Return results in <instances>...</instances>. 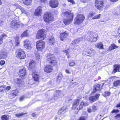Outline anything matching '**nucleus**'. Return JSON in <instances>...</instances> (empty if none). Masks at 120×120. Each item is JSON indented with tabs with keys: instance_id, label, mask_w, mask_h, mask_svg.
<instances>
[{
	"instance_id": "f257e3e1",
	"label": "nucleus",
	"mask_w": 120,
	"mask_h": 120,
	"mask_svg": "<svg viewBox=\"0 0 120 120\" xmlns=\"http://www.w3.org/2000/svg\"><path fill=\"white\" fill-rule=\"evenodd\" d=\"M46 59L52 65L57 66V61L53 54H47L46 56Z\"/></svg>"
},
{
	"instance_id": "f03ea898",
	"label": "nucleus",
	"mask_w": 120,
	"mask_h": 120,
	"mask_svg": "<svg viewBox=\"0 0 120 120\" xmlns=\"http://www.w3.org/2000/svg\"><path fill=\"white\" fill-rule=\"evenodd\" d=\"M43 19L44 21L47 23L53 21L54 17L51 13L49 12L45 13L44 15Z\"/></svg>"
},
{
	"instance_id": "7ed1b4c3",
	"label": "nucleus",
	"mask_w": 120,
	"mask_h": 120,
	"mask_svg": "<svg viewBox=\"0 0 120 120\" xmlns=\"http://www.w3.org/2000/svg\"><path fill=\"white\" fill-rule=\"evenodd\" d=\"M98 37V35L97 33L91 32L88 36L87 40L90 42H95L97 41Z\"/></svg>"
},
{
	"instance_id": "20e7f679",
	"label": "nucleus",
	"mask_w": 120,
	"mask_h": 120,
	"mask_svg": "<svg viewBox=\"0 0 120 120\" xmlns=\"http://www.w3.org/2000/svg\"><path fill=\"white\" fill-rule=\"evenodd\" d=\"M85 18V17L83 15H78L75 19L74 23L77 24H81Z\"/></svg>"
},
{
	"instance_id": "39448f33",
	"label": "nucleus",
	"mask_w": 120,
	"mask_h": 120,
	"mask_svg": "<svg viewBox=\"0 0 120 120\" xmlns=\"http://www.w3.org/2000/svg\"><path fill=\"white\" fill-rule=\"evenodd\" d=\"M10 26L11 28L15 30L22 26V24L18 20H14L11 22Z\"/></svg>"
},
{
	"instance_id": "423d86ee",
	"label": "nucleus",
	"mask_w": 120,
	"mask_h": 120,
	"mask_svg": "<svg viewBox=\"0 0 120 120\" xmlns=\"http://www.w3.org/2000/svg\"><path fill=\"white\" fill-rule=\"evenodd\" d=\"M46 30L44 29H41L39 30L38 32L36 35L37 38H42L44 39L46 36Z\"/></svg>"
},
{
	"instance_id": "0eeeda50",
	"label": "nucleus",
	"mask_w": 120,
	"mask_h": 120,
	"mask_svg": "<svg viewBox=\"0 0 120 120\" xmlns=\"http://www.w3.org/2000/svg\"><path fill=\"white\" fill-rule=\"evenodd\" d=\"M36 46L38 50L39 51L43 50L45 46V42L42 40L38 41L36 42Z\"/></svg>"
},
{
	"instance_id": "6e6552de",
	"label": "nucleus",
	"mask_w": 120,
	"mask_h": 120,
	"mask_svg": "<svg viewBox=\"0 0 120 120\" xmlns=\"http://www.w3.org/2000/svg\"><path fill=\"white\" fill-rule=\"evenodd\" d=\"M16 53L21 59L25 58L26 56L25 53L21 49H17L16 51Z\"/></svg>"
},
{
	"instance_id": "1a4fd4ad",
	"label": "nucleus",
	"mask_w": 120,
	"mask_h": 120,
	"mask_svg": "<svg viewBox=\"0 0 120 120\" xmlns=\"http://www.w3.org/2000/svg\"><path fill=\"white\" fill-rule=\"evenodd\" d=\"M49 4L52 8H56L58 6V0H50L49 2Z\"/></svg>"
},
{
	"instance_id": "9d476101",
	"label": "nucleus",
	"mask_w": 120,
	"mask_h": 120,
	"mask_svg": "<svg viewBox=\"0 0 120 120\" xmlns=\"http://www.w3.org/2000/svg\"><path fill=\"white\" fill-rule=\"evenodd\" d=\"M63 15L64 17L67 18H73L74 15L71 12V11H65L63 12Z\"/></svg>"
},
{
	"instance_id": "9b49d317",
	"label": "nucleus",
	"mask_w": 120,
	"mask_h": 120,
	"mask_svg": "<svg viewBox=\"0 0 120 120\" xmlns=\"http://www.w3.org/2000/svg\"><path fill=\"white\" fill-rule=\"evenodd\" d=\"M100 94H97L95 96H90L89 98V100L91 102H94L98 100Z\"/></svg>"
},
{
	"instance_id": "f8f14e48",
	"label": "nucleus",
	"mask_w": 120,
	"mask_h": 120,
	"mask_svg": "<svg viewBox=\"0 0 120 120\" xmlns=\"http://www.w3.org/2000/svg\"><path fill=\"white\" fill-rule=\"evenodd\" d=\"M24 46L27 49H30L31 48V45L30 41L26 39L24 41Z\"/></svg>"
},
{
	"instance_id": "ddd939ff",
	"label": "nucleus",
	"mask_w": 120,
	"mask_h": 120,
	"mask_svg": "<svg viewBox=\"0 0 120 120\" xmlns=\"http://www.w3.org/2000/svg\"><path fill=\"white\" fill-rule=\"evenodd\" d=\"M7 53L4 50H1L0 53V60L5 59L7 56Z\"/></svg>"
},
{
	"instance_id": "4468645a",
	"label": "nucleus",
	"mask_w": 120,
	"mask_h": 120,
	"mask_svg": "<svg viewBox=\"0 0 120 120\" xmlns=\"http://www.w3.org/2000/svg\"><path fill=\"white\" fill-rule=\"evenodd\" d=\"M42 11V9L41 7H38L36 9L35 11V14L37 16H39L41 15Z\"/></svg>"
},
{
	"instance_id": "2eb2a0df",
	"label": "nucleus",
	"mask_w": 120,
	"mask_h": 120,
	"mask_svg": "<svg viewBox=\"0 0 120 120\" xmlns=\"http://www.w3.org/2000/svg\"><path fill=\"white\" fill-rule=\"evenodd\" d=\"M15 6H16L17 7L20 9L22 13H25L26 14H28V11L26 9L19 5L17 4H15Z\"/></svg>"
},
{
	"instance_id": "dca6fc26",
	"label": "nucleus",
	"mask_w": 120,
	"mask_h": 120,
	"mask_svg": "<svg viewBox=\"0 0 120 120\" xmlns=\"http://www.w3.org/2000/svg\"><path fill=\"white\" fill-rule=\"evenodd\" d=\"M98 1H95V6L96 8L98 9H100L102 8L104 3H102V1H101V2L99 3Z\"/></svg>"
},
{
	"instance_id": "f3484780",
	"label": "nucleus",
	"mask_w": 120,
	"mask_h": 120,
	"mask_svg": "<svg viewBox=\"0 0 120 120\" xmlns=\"http://www.w3.org/2000/svg\"><path fill=\"white\" fill-rule=\"evenodd\" d=\"M114 69L112 73H115L117 72L120 71V64H115L113 66Z\"/></svg>"
},
{
	"instance_id": "a211bd4d",
	"label": "nucleus",
	"mask_w": 120,
	"mask_h": 120,
	"mask_svg": "<svg viewBox=\"0 0 120 120\" xmlns=\"http://www.w3.org/2000/svg\"><path fill=\"white\" fill-rule=\"evenodd\" d=\"M52 66L50 65H48L45 68L44 71L47 72H49L52 71Z\"/></svg>"
},
{
	"instance_id": "6ab92c4d",
	"label": "nucleus",
	"mask_w": 120,
	"mask_h": 120,
	"mask_svg": "<svg viewBox=\"0 0 120 120\" xmlns=\"http://www.w3.org/2000/svg\"><path fill=\"white\" fill-rule=\"evenodd\" d=\"M26 74L25 69L24 68L20 70L19 73V75L20 77H23Z\"/></svg>"
},
{
	"instance_id": "aec40b11",
	"label": "nucleus",
	"mask_w": 120,
	"mask_h": 120,
	"mask_svg": "<svg viewBox=\"0 0 120 120\" xmlns=\"http://www.w3.org/2000/svg\"><path fill=\"white\" fill-rule=\"evenodd\" d=\"M73 18H69L64 19L63 21L65 25H67L70 24L72 21Z\"/></svg>"
},
{
	"instance_id": "412c9836",
	"label": "nucleus",
	"mask_w": 120,
	"mask_h": 120,
	"mask_svg": "<svg viewBox=\"0 0 120 120\" xmlns=\"http://www.w3.org/2000/svg\"><path fill=\"white\" fill-rule=\"evenodd\" d=\"M68 34L65 32L61 33L60 35V38L61 40L62 41L64 40V39L66 38L68 36Z\"/></svg>"
},
{
	"instance_id": "4be33fe9",
	"label": "nucleus",
	"mask_w": 120,
	"mask_h": 120,
	"mask_svg": "<svg viewBox=\"0 0 120 120\" xmlns=\"http://www.w3.org/2000/svg\"><path fill=\"white\" fill-rule=\"evenodd\" d=\"M95 47L97 48L101 49H103V45L101 42H99L95 45Z\"/></svg>"
},
{
	"instance_id": "5701e85b",
	"label": "nucleus",
	"mask_w": 120,
	"mask_h": 120,
	"mask_svg": "<svg viewBox=\"0 0 120 120\" xmlns=\"http://www.w3.org/2000/svg\"><path fill=\"white\" fill-rule=\"evenodd\" d=\"M118 46L114 44H112L111 45L109 48V49L110 50L115 49L118 48Z\"/></svg>"
},
{
	"instance_id": "b1692460",
	"label": "nucleus",
	"mask_w": 120,
	"mask_h": 120,
	"mask_svg": "<svg viewBox=\"0 0 120 120\" xmlns=\"http://www.w3.org/2000/svg\"><path fill=\"white\" fill-rule=\"evenodd\" d=\"M32 75L35 81H38L39 80V76L38 74L35 73H33Z\"/></svg>"
},
{
	"instance_id": "393cba45",
	"label": "nucleus",
	"mask_w": 120,
	"mask_h": 120,
	"mask_svg": "<svg viewBox=\"0 0 120 120\" xmlns=\"http://www.w3.org/2000/svg\"><path fill=\"white\" fill-rule=\"evenodd\" d=\"M23 4L25 5H29L32 2V0H22Z\"/></svg>"
},
{
	"instance_id": "a878e982",
	"label": "nucleus",
	"mask_w": 120,
	"mask_h": 120,
	"mask_svg": "<svg viewBox=\"0 0 120 120\" xmlns=\"http://www.w3.org/2000/svg\"><path fill=\"white\" fill-rule=\"evenodd\" d=\"M65 107L64 106L63 108H62L60 110H59L58 112V114L60 115L64 113L65 112L64 111V110H65Z\"/></svg>"
},
{
	"instance_id": "bb28decb",
	"label": "nucleus",
	"mask_w": 120,
	"mask_h": 120,
	"mask_svg": "<svg viewBox=\"0 0 120 120\" xmlns=\"http://www.w3.org/2000/svg\"><path fill=\"white\" fill-rule=\"evenodd\" d=\"M35 64L34 61L33 60L31 61L29 65V67L31 68L34 67Z\"/></svg>"
},
{
	"instance_id": "cd10ccee",
	"label": "nucleus",
	"mask_w": 120,
	"mask_h": 120,
	"mask_svg": "<svg viewBox=\"0 0 120 120\" xmlns=\"http://www.w3.org/2000/svg\"><path fill=\"white\" fill-rule=\"evenodd\" d=\"M49 42L50 44L53 45L55 42V39L54 37H51L49 39Z\"/></svg>"
},
{
	"instance_id": "c85d7f7f",
	"label": "nucleus",
	"mask_w": 120,
	"mask_h": 120,
	"mask_svg": "<svg viewBox=\"0 0 120 120\" xmlns=\"http://www.w3.org/2000/svg\"><path fill=\"white\" fill-rule=\"evenodd\" d=\"M80 100L79 99H77L75 100L74 102V103L73 104V108L74 109L75 108V106L78 105L79 102Z\"/></svg>"
},
{
	"instance_id": "c756f323",
	"label": "nucleus",
	"mask_w": 120,
	"mask_h": 120,
	"mask_svg": "<svg viewBox=\"0 0 120 120\" xmlns=\"http://www.w3.org/2000/svg\"><path fill=\"white\" fill-rule=\"evenodd\" d=\"M94 51V50L93 49H88V50L86 52V53L87 54H86V55L91 57L92 56L91 53L92 51Z\"/></svg>"
},
{
	"instance_id": "7c9ffc66",
	"label": "nucleus",
	"mask_w": 120,
	"mask_h": 120,
	"mask_svg": "<svg viewBox=\"0 0 120 120\" xmlns=\"http://www.w3.org/2000/svg\"><path fill=\"white\" fill-rule=\"evenodd\" d=\"M8 115H4L2 116L1 118L2 120H7L10 119Z\"/></svg>"
},
{
	"instance_id": "2f4dec72",
	"label": "nucleus",
	"mask_w": 120,
	"mask_h": 120,
	"mask_svg": "<svg viewBox=\"0 0 120 120\" xmlns=\"http://www.w3.org/2000/svg\"><path fill=\"white\" fill-rule=\"evenodd\" d=\"M120 85V80H118L115 81L113 83L114 86L116 87Z\"/></svg>"
},
{
	"instance_id": "473e14b6",
	"label": "nucleus",
	"mask_w": 120,
	"mask_h": 120,
	"mask_svg": "<svg viewBox=\"0 0 120 120\" xmlns=\"http://www.w3.org/2000/svg\"><path fill=\"white\" fill-rule=\"evenodd\" d=\"M6 37V36L4 34L1 35L0 36V45L2 43L3 41L2 40L3 38H4Z\"/></svg>"
},
{
	"instance_id": "72a5a7b5",
	"label": "nucleus",
	"mask_w": 120,
	"mask_h": 120,
	"mask_svg": "<svg viewBox=\"0 0 120 120\" xmlns=\"http://www.w3.org/2000/svg\"><path fill=\"white\" fill-rule=\"evenodd\" d=\"M100 86L99 84H97L94 86L95 90H94V92H95L100 88Z\"/></svg>"
},
{
	"instance_id": "f704fd0d",
	"label": "nucleus",
	"mask_w": 120,
	"mask_h": 120,
	"mask_svg": "<svg viewBox=\"0 0 120 120\" xmlns=\"http://www.w3.org/2000/svg\"><path fill=\"white\" fill-rule=\"evenodd\" d=\"M19 39V37L18 36H16L15 38L16 45L17 46H18L19 44V41L18 40Z\"/></svg>"
},
{
	"instance_id": "c9c22d12",
	"label": "nucleus",
	"mask_w": 120,
	"mask_h": 120,
	"mask_svg": "<svg viewBox=\"0 0 120 120\" xmlns=\"http://www.w3.org/2000/svg\"><path fill=\"white\" fill-rule=\"evenodd\" d=\"M27 30L25 31L21 35V36L22 37H28V34L27 32Z\"/></svg>"
},
{
	"instance_id": "e433bc0d",
	"label": "nucleus",
	"mask_w": 120,
	"mask_h": 120,
	"mask_svg": "<svg viewBox=\"0 0 120 120\" xmlns=\"http://www.w3.org/2000/svg\"><path fill=\"white\" fill-rule=\"evenodd\" d=\"M27 113L26 112V113H21L19 114H16L15 115L16 116L18 117H19L20 116H22L25 115L26 114H27Z\"/></svg>"
},
{
	"instance_id": "4c0bfd02",
	"label": "nucleus",
	"mask_w": 120,
	"mask_h": 120,
	"mask_svg": "<svg viewBox=\"0 0 120 120\" xmlns=\"http://www.w3.org/2000/svg\"><path fill=\"white\" fill-rule=\"evenodd\" d=\"M18 92V90L16 89L15 90L12 91L11 92V93L15 96L17 94Z\"/></svg>"
},
{
	"instance_id": "58836bf2",
	"label": "nucleus",
	"mask_w": 120,
	"mask_h": 120,
	"mask_svg": "<svg viewBox=\"0 0 120 120\" xmlns=\"http://www.w3.org/2000/svg\"><path fill=\"white\" fill-rule=\"evenodd\" d=\"M95 15V13L94 12H90V13L89 15H88V17L89 18H90Z\"/></svg>"
},
{
	"instance_id": "ea45409f",
	"label": "nucleus",
	"mask_w": 120,
	"mask_h": 120,
	"mask_svg": "<svg viewBox=\"0 0 120 120\" xmlns=\"http://www.w3.org/2000/svg\"><path fill=\"white\" fill-rule=\"evenodd\" d=\"M101 14H99L98 15L95 16L94 17H93L92 19H97L100 18L101 17Z\"/></svg>"
},
{
	"instance_id": "a19ab883",
	"label": "nucleus",
	"mask_w": 120,
	"mask_h": 120,
	"mask_svg": "<svg viewBox=\"0 0 120 120\" xmlns=\"http://www.w3.org/2000/svg\"><path fill=\"white\" fill-rule=\"evenodd\" d=\"M92 110L94 112L97 110V108L96 106L94 105L92 107Z\"/></svg>"
},
{
	"instance_id": "79ce46f5",
	"label": "nucleus",
	"mask_w": 120,
	"mask_h": 120,
	"mask_svg": "<svg viewBox=\"0 0 120 120\" xmlns=\"http://www.w3.org/2000/svg\"><path fill=\"white\" fill-rule=\"evenodd\" d=\"M84 105V102H81L80 104V105L79 106V110L81 109H82V107Z\"/></svg>"
},
{
	"instance_id": "37998d69",
	"label": "nucleus",
	"mask_w": 120,
	"mask_h": 120,
	"mask_svg": "<svg viewBox=\"0 0 120 120\" xmlns=\"http://www.w3.org/2000/svg\"><path fill=\"white\" fill-rule=\"evenodd\" d=\"M11 93L9 94L8 96L9 98L11 99L14 98L15 96Z\"/></svg>"
},
{
	"instance_id": "c03bdc74",
	"label": "nucleus",
	"mask_w": 120,
	"mask_h": 120,
	"mask_svg": "<svg viewBox=\"0 0 120 120\" xmlns=\"http://www.w3.org/2000/svg\"><path fill=\"white\" fill-rule=\"evenodd\" d=\"M35 54L36 56V59L37 60H38L40 58L39 54L37 53H35Z\"/></svg>"
},
{
	"instance_id": "a18cd8bd",
	"label": "nucleus",
	"mask_w": 120,
	"mask_h": 120,
	"mask_svg": "<svg viewBox=\"0 0 120 120\" xmlns=\"http://www.w3.org/2000/svg\"><path fill=\"white\" fill-rule=\"evenodd\" d=\"M5 88L4 86H3L0 87V90L1 91L4 92V91Z\"/></svg>"
},
{
	"instance_id": "49530a36",
	"label": "nucleus",
	"mask_w": 120,
	"mask_h": 120,
	"mask_svg": "<svg viewBox=\"0 0 120 120\" xmlns=\"http://www.w3.org/2000/svg\"><path fill=\"white\" fill-rule=\"evenodd\" d=\"M115 119H120V114H118L115 116Z\"/></svg>"
},
{
	"instance_id": "de8ad7c7",
	"label": "nucleus",
	"mask_w": 120,
	"mask_h": 120,
	"mask_svg": "<svg viewBox=\"0 0 120 120\" xmlns=\"http://www.w3.org/2000/svg\"><path fill=\"white\" fill-rule=\"evenodd\" d=\"M75 63L73 61H72L69 63V65L70 66H72L75 65Z\"/></svg>"
},
{
	"instance_id": "09e8293b",
	"label": "nucleus",
	"mask_w": 120,
	"mask_h": 120,
	"mask_svg": "<svg viewBox=\"0 0 120 120\" xmlns=\"http://www.w3.org/2000/svg\"><path fill=\"white\" fill-rule=\"evenodd\" d=\"M105 95L104 96L105 97H106L107 96H108L110 95V93L109 92H105Z\"/></svg>"
},
{
	"instance_id": "8fccbe9b",
	"label": "nucleus",
	"mask_w": 120,
	"mask_h": 120,
	"mask_svg": "<svg viewBox=\"0 0 120 120\" xmlns=\"http://www.w3.org/2000/svg\"><path fill=\"white\" fill-rule=\"evenodd\" d=\"M81 2L86 3L90 1V0H80Z\"/></svg>"
},
{
	"instance_id": "3c124183",
	"label": "nucleus",
	"mask_w": 120,
	"mask_h": 120,
	"mask_svg": "<svg viewBox=\"0 0 120 120\" xmlns=\"http://www.w3.org/2000/svg\"><path fill=\"white\" fill-rule=\"evenodd\" d=\"M5 61L3 60H1L0 61V64L1 65H3L5 64Z\"/></svg>"
},
{
	"instance_id": "603ef678",
	"label": "nucleus",
	"mask_w": 120,
	"mask_h": 120,
	"mask_svg": "<svg viewBox=\"0 0 120 120\" xmlns=\"http://www.w3.org/2000/svg\"><path fill=\"white\" fill-rule=\"evenodd\" d=\"M86 117L85 116H82L80 117L79 120H86Z\"/></svg>"
},
{
	"instance_id": "864d4df0",
	"label": "nucleus",
	"mask_w": 120,
	"mask_h": 120,
	"mask_svg": "<svg viewBox=\"0 0 120 120\" xmlns=\"http://www.w3.org/2000/svg\"><path fill=\"white\" fill-rule=\"evenodd\" d=\"M119 112V110L118 109H114L112 111V113H116Z\"/></svg>"
},
{
	"instance_id": "5fc2aeb1",
	"label": "nucleus",
	"mask_w": 120,
	"mask_h": 120,
	"mask_svg": "<svg viewBox=\"0 0 120 120\" xmlns=\"http://www.w3.org/2000/svg\"><path fill=\"white\" fill-rule=\"evenodd\" d=\"M11 86H8L6 87L5 89L6 90H9L11 89Z\"/></svg>"
},
{
	"instance_id": "6e6d98bb",
	"label": "nucleus",
	"mask_w": 120,
	"mask_h": 120,
	"mask_svg": "<svg viewBox=\"0 0 120 120\" xmlns=\"http://www.w3.org/2000/svg\"><path fill=\"white\" fill-rule=\"evenodd\" d=\"M68 2H70L72 4H75V2L73 0H68Z\"/></svg>"
},
{
	"instance_id": "4d7b16f0",
	"label": "nucleus",
	"mask_w": 120,
	"mask_h": 120,
	"mask_svg": "<svg viewBox=\"0 0 120 120\" xmlns=\"http://www.w3.org/2000/svg\"><path fill=\"white\" fill-rule=\"evenodd\" d=\"M24 98V96H22L19 99V100L20 101L23 100Z\"/></svg>"
},
{
	"instance_id": "13d9d810",
	"label": "nucleus",
	"mask_w": 120,
	"mask_h": 120,
	"mask_svg": "<svg viewBox=\"0 0 120 120\" xmlns=\"http://www.w3.org/2000/svg\"><path fill=\"white\" fill-rule=\"evenodd\" d=\"M80 38H79L78 39H76L75 40V42L76 43V44L78 43L80 41Z\"/></svg>"
},
{
	"instance_id": "bf43d9fd",
	"label": "nucleus",
	"mask_w": 120,
	"mask_h": 120,
	"mask_svg": "<svg viewBox=\"0 0 120 120\" xmlns=\"http://www.w3.org/2000/svg\"><path fill=\"white\" fill-rule=\"evenodd\" d=\"M99 1V3H100L101 1H102V3H104L103 2L104 1V0H95V1Z\"/></svg>"
},
{
	"instance_id": "052dcab7",
	"label": "nucleus",
	"mask_w": 120,
	"mask_h": 120,
	"mask_svg": "<svg viewBox=\"0 0 120 120\" xmlns=\"http://www.w3.org/2000/svg\"><path fill=\"white\" fill-rule=\"evenodd\" d=\"M91 109H87V111L89 112H91L92 111Z\"/></svg>"
},
{
	"instance_id": "680f3d73",
	"label": "nucleus",
	"mask_w": 120,
	"mask_h": 120,
	"mask_svg": "<svg viewBox=\"0 0 120 120\" xmlns=\"http://www.w3.org/2000/svg\"><path fill=\"white\" fill-rule=\"evenodd\" d=\"M64 52H65L66 54H68L69 53L68 51V50H64Z\"/></svg>"
},
{
	"instance_id": "e2e57ef3",
	"label": "nucleus",
	"mask_w": 120,
	"mask_h": 120,
	"mask_svg": "<svg viewBox=\"0 0 120 120\" xmlns=\"http://www.w3.org/2000/svg\"><path fill=\"white\" fill-rule=\"evenodd\" d=\"M58 98V96H55L54 97V98L55 99H57Z\"/></svg>"
},
{
	"instance_id": "0e129e2a",
	"label": "nucleus",
	"mask_w": 120,
	"mask_h": 120,
	"mask_svg": "<svg viewBox=\"0 0 120 120\" xmlns=\"http://www.w3.org/2000/svg\"><path fill=\"white\" fill-rule=\"evenodd\" d=\"M118 15V14L116 12H114V13L113 14V15H114V16H117Z\"/></svg>"
},
{
	"instance_id": "69168bd1",
	"label": "nucleus",
	"mask_w": 120,
	"mask_h": 120,
	"mask_svg": "<svg viewBox=\"0 0 120 120\" xmlns=\"http://www.w3.org/2000/svg\"><path fill=\"white\" fill-rule=\"evenodd\" d=\"M72 43L73 44H76V43L75 42V40L73 41Z\"/></svg>"
},
{
	"instance_id": "338daca9",
	"label": "nucleus",
	"mask_w": 120,
	"mask_h": 120,
	"mask_svg": "<svg viewBox=\"0 0 120 120\" xmlns=\"http://www.w3.org/2000/svg\"><path fill=\"white\" fill-rule=\"evenodd\" d=\"M88 105V104L86 102L84 103V105L85 106H87Z\"/></svg>"
},
{
	"instance_id": "774afa93",
	"label": "nucleus",
	"mask_w": 120,
	"mask_h": 120,
	"mask_svg": "<svg viewBox=\"0 0 120 120\" xmlns=\"http://www.w3.org/2000/svg\"><path fill=\"white\" fill-rule=\"evenodd\" d=\"M118 32L119 34H120V27H119L118 28Z\"/></svg>"
}]
</instances>
